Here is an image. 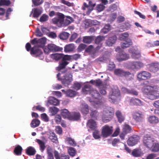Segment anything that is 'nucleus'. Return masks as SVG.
Segmentation results:
<instances>
[{
	"label": "nucleus",
	"instance_id": "nucleus-37",
	"mask_svg": "<svg viewBox=\"0 0 159 159\" xmlns=\"http://www.w3.org/2000/svg\"><path fill=\"white\" fill-rule=\"evenodd\" d=\"M65 141L71 146L75 147L76 145V142L71 138L67 137L65 139Z\"/></svg>",
	"mask_w": 159,
	"mask_h": 159
},
{
	"label": "nucleus",
	"instance_id": "nucleus-24",
	"mask_svg": "<svg viewBox=\"0 0 159 159\" xmlns=\"http://www.w3.org/2000/svg\"><path fill=\"white\" fill-rule=\"evenodd\" d=\"M117 39V37L116 35L110 37L106 41L107 45L109 46H111L114 44Z\"/></svg>",
	"mask_w": 159,
	"mask_h": 159
},
{
	"label": "nucleus",
	"instance_id": "nucleus-17",
	"mask_svg": "<svg viewBox=\"0 0 159 159\" xmlns=\"http://www.w3.org/2000/svg\"><path fill=\"white\" fill-rule=\"evenodd\" d=\"M159 69V63L154 62L149 65V70L150 71L156 72Z\"/></svg>",
	"mask_w": 159,
	"mask_h": 159
},
{
	"label": "nucleus",
	"instance_id": "nucleus-22",
	"mask_svg": "<svg viewBox=\"0 0 159 159\" xmlns=\"http://www.w3.org/2000/svg\"><path fill=\"white\" fill-rule=\"evenodd\" d=\"M129 57V54L125 53H120L119 54L117 58V60L119 62L128 59Z\"/></svg>",
	"mask_w": 159,
	"mask_h": 159
},
{
	"label": "nucleus",
	"instance_id": "nucleus-55",
	"mask_svg": "<svg viewBox=\"0 0 159 159\" xmlns=\"http://www.w3.org/2000/svg\"><path fill=\"white\" fill-rule=\"evenodd\" d=\"M93 133V136L95 139H98L100 138L99 131L95 130Z\"/></svg>",
	"mask_w": 159,
	"mask_h": 159
},
{
	"label": "nucleus",
	"instance_id": "nucleus-47",
	"mask_svg": "<svg viewBox=\"0 0 159 159\" xmlns=\"http://www.w3.org/2000/svg\"><path fill=\"white\" fill-rule=\"evenodd\" d=\"M59 109L57 107H51L49 108V111L52 116L55 115L59 111Z\"/></svg>",
	"mask_w": 159,
	"mask_h": 159
},
{
	"label": "nucleus",
	"instance_id": "nucleus-26",
	"mask_svg": "<svg viewBox=\"0 0 159 159\" xmlns=\"http://www.w3.org/2000/svg\"><path fill=\"white\" fill-rule=\"evenodd\" d=\"M81 111L84 115H86L89 112V108L88 105L86 104H82L81 106Z\"/></svg>",
	"mask_w": 159,
	"mask_h": 159
},
{
	"label": "nucleus",
	"instance_id": "nucleus-53",
	"mask_svg": "<svg viewBox=\"0 0 159 159\" xmlns=\"http://www.w3.org/2000/svg\"><path fill=\"white\" fill-rule=\"evenodd\" d=\"M68 152L70 156L73 157L75 156L76 153V151L75 148L70 147L68 149Z\"/></svg>",
	"mask_w": 159,
	"mask_h": 159
},
{
	"label": "nucleus",
	"instance_id": "nucleus-42",
	"mask_svg": "<svg viewBox=\"0 0 159 159\" xmlns=\"http://www.w3.org/2000/svg\"><path fill=\"white\" fill-rule=\"evenodd\" d=\"M33 10V17L34 18L39 17L42 12L41 10L38 8H34Z\"/></svg>",
	"mask_w": 159,
	"mask_h": 159
},
{
	"label": "nucleus",
	"instance_id": "nucleus-15",
	"mask_svg": "<svg viewBox=\"0 0 159 159\" xmlns=\"http://www.w3.org/2000/svg\"><path fill=\"white\" fill-rule=\"evenodd\" d=\"M48 139L53 143H57L58 142L57 136L53 132L50 131L47 134Z\"/></svg>",
	"mask_w": 159,
	"mask_h": 159
},
{
	"label": "nucleus",
	"instance_id": "nucleus-11",
	"mask_svg": "<svg viewBox=\"0 0 159 159\" xmlns=\"http://www.w3.org/2000/svg\"><path fill=\"white\" fill-rule=\"evenodd\" d=\"M139 139L140 138L138 135H133L129 138L127 143L129 146H133L137 143Z\"/></svg>",
	"mask_w": 159,
	"mask_h": 159
},
{
	"label": "nucleus",
	"instance_id": "nucleus-35",
	"mask_svg": "<svg viewBox=\"0 0 159 159\" xmlns=\"http://www.w3.org/2000/svg\"><path fill=\"white\" fill-rule=\"evenodd\" d=\"M142 154L140 149L135 148L133 150L132 152V155L135 157H140Z\"/></svg>",
	"mask_w": 159,
	"mask_h": 159
},
{
	"label": "nucleus",
	"instance_id": "nucleus-64",
	"mask_svg": "<svg viewBox=\"0 0 159 159\" xmlns=\"http://www.w3.org/2000/svg\"><path fill=\"white\" fill-rule=\"evenodd\" d=\"M105 6L101 4H98L96 7V10L98 12H100L103 11L105 8Z\"/></svg>",
	"mask_w": 159,
	"mask_h": 159
},
{
	"label": "nucleus",
	"instance_id": "nucleus-57",
	"mask_svg": "<svg viewBox=\"0 0 159 159\" xmlns=\"http://www.w3.org/2000/svg\"><path fill=\"white\" fill-rule=\"evenodd\" d=\"M92 20L89 19H86L85 20V26L86 28H87L89 27L92 26Z\"/></svg>",
	"mask_w": 159,
	"mask_h": 159
},
{
	"label": "nucleus",
	"instance_id": "nucleus-60",
	"mask_svg": "<svg viewBox=\"0 0 159 159\" xmlns=\"http://www.w3.org/2000/svg\"><path fill=\"white\" fill-rule=\"evenodd\" d=\"M86 45L83 43L80 44L77 48V50L78 52H81L84 50L86 48Z\"/></svg>",
	"mask_w": 159,
	"mask_h": 159
},
{
	"label": "nucleus",
	"instance_id": "nucleus-59",
	"mask_svg": "<svg viewBox=\"0 0 159 159\" xmlns=\"http://www.w3.org/2000/svg\"><path fill=\"white\" fill-rule=\"evenodd\" d=\"M94 49L93 46L92 45H90L85 49V51L87 52L92 53L93 54Z\"/></svg>",
	"mask_w": 159,
	"mask_h": 159
},
{
	"label": "nucleus",
	"instance_id": "nucleus-41",
	"mask_svg": "<svg viewBox=\"0 0 159 159\" xmlns=\"http://www.w3.org/2000/svg\"><path fill=\"white\" fill-rule=\"evenodd\" d=\"M148 121L150 123L153 124L157 123L159 122L158 118L155 116H151L149 117Z\"/></svg>",
	"mask_w": 159,
	"mask_h": 159
},
{
	"label": "nucleus",
	"instance_id": "nucleus-32",
	"mask_svg": "<svg viewBox=\"0 0 159 159\" xmlns=\"http://www.w3.org/2000/svg\"><path fill=\"white\" fill-rule=\"evenodd\" d=\"M93 89L89 85H85L82 89L83 92L85 94H90V92Z\"/></svg>",
	"mask_w": 159,
	"mask_h": 159
},
{
	"label": "nucleus",
	"instance_id": "nucleus-40",
	"mask_svg": "<svg viewBox=\"0 0 159 159\" xmlns=\"http://www.w3.org/2000/svg\"><path fill=\"white\" fill-rule=\"evenodd\" d=\"M92 97L95 99H98L100 95L99 92L96 90L93 89L90 92Z\"/></svg>",
	"mask_w": 159,
	"mask_h": 159
},
{
	"label": "nucleus",
	"instance_id": "nucleus-56",
	"mask_svg": "<svg viewBox=\"0 0 159 159\" xmlns=\"http://www.w3.org/2000/svg\"><path fill=\"white\" fill-rule=\"evenodd\" d=\"M48 16L46 14H43L40 17L39 21L41 22H45L47 21L48 19Z\"/></svg>",
	"mask_w": 159,
	"mask_h": 159
},
{
	"label": "nucleus",
	"instance_id": "nucleus-9",
	"mask_svg": "<svg viewBox=\"0 0 159 159\" xmlns=\"http://www.w3.org/2000/svg\"><path fill=\"white\" fill-rule=\"evenodd\" d=\"M151 76V74L148 72L143 71L138 73V79L139 81L145 80L150 79Z\"/></svg>",
	"mask_w": 159,
	"mask_h": 159
},
{
	"label": "nucleus",
	"instance_id": "nucleus-33",
	"mask_svg": "<svg viewBox=\"0 0 159 159\" xmlns=\"http://www.w3.org/2000/svg\"><path fill=\"white\" fill-rule=\"evenodd\" d=\"M116 116L118 119V120L120 123H121L125 120V117L122 115L119 111H117L116 113Z\"/></svg>",
	"mask_w": 159,
	"mask_h": 159
},
{
	"label": "nucleus",
	"instance_id": "nucleus-27",
	"mask_svg": "<svg viewBox=\"0 0 159 159\" xmlns=\"http://www.w3.org/2000/svg\"><path fill=\"white\" fill-rule=\"evenodd\" d=\"M53 149L49 146L47 148V158L46 159H54L53 155Z\"/></svg>",
	"mask_w": 159,
	"mask_h": 159
},
{
	"label": "nucleus",
	"instance_id": "nucleus-6",
	"mask_svg": "<svg viewBox=\"0 0 159 159\" xmlns=\"http://www.w3.org/2000/svg\"><path fill=\"white\" fill-rule=\"evenodd\" d=\"M61 74L59 73L57 75V79L61 81L62 83L66 86L70 84L72 80V75L70 74H66L62 78L60 77Z\"/></svg>",
	"mask_w": 159,
	"mask_h": 159
},
{
	"label": "nucleus",
	"instance_id": "nucleus-23",
	"mask_svg": "<svg viewBox=\"0 0 159 159\" xmlns=\"http://www.w3.org/2000/svg\"><path fill=\"white\" fill-rule=\"evenodd\" d=\"M80 113L78 112H73L70 114L69 120H78L80 118Z\"/></svg>",
	"mask_w": 159,
	"mask_h": 159
},
{
	"label": "nucleus",
	"instance_id": "nucleus-39",
	"mask_svg": "<svg viewBox=\"0 0 159 159\" xmlns=\"http://www.w3.org/2000/svg\"><path fill=\"white\" fill-rule=\"evenodd\" d=\"M74 49V45L73 44H69L66 45L64 47V51L66 52L73 51Z\"/></svg>",
	"mask_w": 159,
	"mask_h": 159
},
{
	"label": "nucleus",
	"instance_id": "nucleus-61",
	"mask_svg": "<svg viewBox=\"0 0 159 159\" xmlns=\"http://www.w3.org/2000/svg\"><path fill=\"white\" fill-rule=\"evenodd\" d=\"M61 3L67 5L68 7H72L74 6V3H70V2L65 0H61Z\"/></svg>",
	"mask_w": 159,
	"mask_h": 159
},
{
	"label": "nucleus",
	"instance_id": "nucleus-3",
	"mask_svg": "<svg viewBox=\"0 0 159 159\" xmlns=\"http://www.w3.org/2000/svg\"><path fill=\"white\" fill-rule=\"evenodd\" d=\"M114 115V112L112 108L107 107L104 109L102 117L103 122L104 123L109 122L112 119Z\"/></svg>",
	"mask_w": 159,
	"mask_h": 159
},
{
	"label": "nucleus",
	"instance_id": "nucleus-19",
	"mask_svg": "<svg viewBox=\"0 0 159 159\" xmlns=\"http://www.w3.org/2000/svg\"><path fill=\"white\" fill-rule=\"evenodd\" d=\"M87 125L92 130H95L97 127L96 122L92 119L88 120L87 123Z\"/></svg>",
	"mask_w": 159,
	"mask_h": 159
},
{
	"label": "nucleus",
	"instance_id": "nucleus-21",
	"mask_svg": "<svg viewBox=\"0 0 159 159\" xmlns=\"http://www.w3.org/2000/svg\"><path fill=\"white\" fill-rule=\"evenodd\" d=\"M129 103L131 105L136 106H140L142 104V102L139 99L135 98L130 99Z\"/></svg>",
	"mask_w": 159,
	"mask_h": 159
},
{
	"label": "nucleus",
	"instance_id": "nucleus-48",
	"mask_svg": "<svg viewBox=\"0 0 159 159\" xmlns=\"http://www.w3.org/2000/svg\"><path fill=\"white\" fill-rule=\"evenodd\" d=\"M124 70L120 69H116L114 70V74L117 76L122 77Z\"/></svg>",
	"mask_w": 159,
	"mask_h": 159
},
{
	"label": "nucleus",
	"instance_id": "nucleus-58",
	"mask_svg": "<svg viewBox=\"0 0 159 159\" xmlns=\"http://www.w3.org/2000/svg\"><path fill=\"white\" fill-rule=\"evenodd\" d=\"M141 54L139 52L135 51L132 55V57L134 59H138L140 57Z\"/></svg>",
	"mask_w": 159,
	"mask_h": 159
},
{
	"label": "nucleus",
	"instance_id": "nucleus-46",
	"mask_svg": "<svg viewBox=\"0 0 159 159\" xmlns=\"http://www.w3.org/2000/svg\"><path fill=\"white\" fill-rule=\"evenodd\" d=\"M111 30V25L110 24L106 25L101 30L102 33L104 34H107Z\"/></svg>",
	"mask_w": 159,
	"mask_h": 159
},
{
	"label": "nucleus",
	"instance_id": "nucleus-52",
	"mask_svg": "<svg viewBox=\"0 0 159 159\" xmlns=\"http://www.w3.org/2000/svg\"><path fill=\"white\" fill-rule=\"evenodd\" d=\"M151 148H152V152H158L159 151V144L157 143H153Z\"/></svg>",
	"mask_w": 159,
	"mask_h": 159
},
{
	"label": "nucleus",
	"instance_id": "nucleus-38",
	"mask_svg": "<svg viewBox=\"0 0 159 159\" xmlns=\"http://www.w3.org/2000/svg\"><path fill=\"white\" fill-rule=\"evenodd\" d=\"M132 130L131 127L128 124H125L124 126L122 129V132L124 133L125 134H127L130 133Z\"/></svg>",
	"mask_w": 159,
	"mask_h": 159
},
{
	"label": "nucleus",
	"instance_id": "nucleus-49",
	"mask_svg": "<svg viewBox=\"0 0 159 159\" xmlns=\"http://www.w3.org/2000/svg\"><path fill=\"white\" fill-rule=\"evenodd\" d=\"M105 37L103 36H98L95 40V43L97 44H100L101 42L104 39Z\"/></svg>",
	"mask_w": 159,
	"mask_h": 159
},
{
	"label": "nucleus",
	"instance_id": "nucleus-8",
	"mask_svg": "<svg viewBox=\"0 0 159 159\" xmlns=\"http://www.w3.org/2000/svg\"><path fill=\"white\" fill-rule=\"evenodd\" d=\"M89 1V5H87L86 2H84L83 6L82 7V9L85 10L86 8H88L87 14H89L93 10L94 7L96 6V3L94 0H87Z\"/></svg>",
	"mask_w": 159,
	"mask_h": 159
},
{
	"label": "nucleus",
	"instance_id": "nucleus-25",
	"mask_svg": "<svg viewBox=\"0 0 159 159\" xmlns=\"http://www.w3.org/2000/svg\"><path fill=\"white\" fill-rule=\"evenodd\" d=\"M48 102L51 105L55 106L58 105L59 104L58 100L52 97H50L49 98Z\"/></svg>",
	"mask_w": 159,
	"mask_h": 159
},
{
	"label": "nucleus",
	"instance_id": "nucleus-7",
	"mask_svg": "<svg viewBox=\"0 0 159 159\" xmlns=\"http://www.w3.org/2000/svg\"><path fill=\"white\" fill-rule=\"evenodd\" d=\"M154 142V139L151 135L146 134L143 138V142L144 145L147 148H150Z\"/></svg>",
	"mask_w": 159,
	"mask_h": 159
},
{
	"label": "nucleus",
	"instance_id": "nucleus-45",
	"mask_svg": "<svg viewBox=\"0 0 159 159\" xmlns=\"http://www.w3.org/2000/svg\"><path fill=\"white\" fill-rule=\"evenodd\" d=\"M70 34L66 32H63L61 33L59 35V38L62 40H66L69 37Z\"/></svg>",
	"mask_w": 159,
	"mask_h": 159
},
{
	"label": "nucleus",
	"instance_id": "nucleus-14",
	"mask_svg": "<svg viewBox=\"0 0 159 159\" xmlns=\"http://www.w3.org/2000/svg\"><path fill=\"white\" fill-rule=\"evenodd\" d=\"M30 53L33 56L37 57H40L43 52L38 47L35 46L32 48Z\"/></svg>",
	"mask_w": 159,
	"mask_h": 159
},
{
	"label": "nucleus",
	"instance_id": "nucleus-62",
	"mask_svg": "<svg viewBox=\"0 0 159 159\" xmlns=\"http://www.w3.org/2000/svg\"><path fill=\"white\" fill-rule=\"evenodd\" d=\"M61 3L67 5L68 7H72L74 6V3H70V2L65 0H61Z\"/></svg>",
	"mask_w": 159,
	"mask_h": 159
},
{
	"label": "nucleus",
	"instance_id": "nucleus-63",
	"mask_svg": "<svg viewBox=\"0 0 159 159\" xmlns=\"http://www.w3.org/2000/svg\"><path fill=\"white\" fill-rule=\"evenodd\" d=\"M73 21L72 18L69 16H66V18L65 20V23L67 25H68L72 22Z\"/></svg>",
	"mask_w": 159,
	"mask_h": 159
},
{
	"label": "nucleus",
	"instance_id": "nucleus-1",
	"mask_svg": "<svg viewBox=\"0 0 159 159\" xmlns=\"http://www.w3.org/2000/svg\"><path fill=\"white\" fill-rule=\"evenodd\" d=\"M158 90L157 86L147 85L143 88V91L148 98L154 100L159 98V96L157 95Z\"/></svg>",
	"mask_w": 159,
	"mask_h": 159
},
{
	"label": "nucleus",
	"instance_id": "nucleus-50",
	"mask_svg": "<svg viewBox=\"0 0 159 159\" xmlns=\"http://www.w3.org/2000/svg\"><path fill=\"white\" fill-rule=\"evenodd\" d=\"M99 113L96 110L92 111L90 113V116L94 119H96L99 116Z\"/></svg>",
	"mask_w": 159,
	"mask_h": 159
},
{
	"label": "nucleus",
	"instance_id": "nucleus-43",
	"mask_svg": "<svg viewBox=\"0 0 159 159\" xmlns=\"http://www.w3.org/2000/svg\"><path fill=\"white\" fill-rule=\"evenodd\" d=\"M40 124V121L39 120L34 119L32 120L30 123V125L31 127L34 128L39 126Z\"/></svg>",
	"mask_w": 159,
	"mask_h": 159
},
{
	"label": "nucleus",
	"instance_id": "nucleus-18",
	"mask_svg": "<svg viewBox=\"0 0 159 159\" xmlns=\"http://www.w3.org/2000/svg\"><path fill=\"white\" fill-rule=\"evenodd\" d=\"M62 93H64L66 96L68 97H73L75 96L77 94V92L72 90L69 89L66 91L64 89L61 90Z\"/></svg>",
	"mask_w": 159,
	"mask_h": 159
},
{
	"label": "nucleus",
	"instance_id": "nucleus-34",
	"mask_svg": "<svg viewBox=\"0 0 159 159\" xmlns=\"http://www.w3.org/2000/svg\"><path fill=\"white\" fill-rule=\"evenodd\" d=\"M70 114L68 111L66 109H64L61 110V115L64 118H67L69 119Z\"/></svg>",
	"mask_w": 159,
	"mask_h": 159
},
{
	"label": "nucleus",
	"instance_id": "nucleus-10",
	"mask_svg": "<svg viewBox=\"0 0 159 159\" xmlns=\"http://www.w3.org/2000/svg\"><path fill=\"white\" fill-rule=\"evenodd\" d=\"M120 92L118 89H112L109 95V101L111 102H114L115 100V97L120 95Z\"/></svg>",
	"mask_w": 159,
	"mask_h": 159
},
{
	"label": "nucleus",
	"instance_id": "nucleus-5",
	"mask_svg": "<svg viewBox=\"0 0 159 159\" xmlns=\"http://www.w3.org/2000/svg\"><path fill=\"white\" fill-rule=\"evenodd\" d=\"M56 16V17L52 19V22L53 24L61 27L64 23L65 19L64 15L60 12H57Z\"/></svg>",
	"mask_w": 159,
	"mask_h": 159
},
{
	"label": "nucleus",
	"instance_id": "nucleus-29",
	"mask_svg": "<svg viewBox=\"0 0 159 159\" xmlns=\"http://www.w3.org/2000/svg\"><path fill=\"white\" fill-rule=\"evenodd\" d=\"M36 142L39 145L40 150L42 152H43L45 150L46 147L45 146L46 142H44L39 139H36Z\"/></svg>",
	"mask_w": 159,
	"mask_h": 159
},
{
	"label": "nucleus",
	"instance_id": "nucleus-2",
	"mask_svg": "<svg viewBox=\"0 0 159 159\" xmlns=\"http://www.w3.org/2000/svg\"><path fill=\"white\" fill-rule=\"evenodd\" d=\"M80 57V55L77 54H75L71 56L65 55L63 57L62 61L60 63L58 66L56 68V70L60 71L64 69L69 63L67 61H70L72 59L76 60Z\"/></svg>",
	"mask_w": 159,
	"mask_h": 159
},
{
	"label": "nucleus",
	"instance_id": "nucleus-31",
	"mask_svg": "<svg viewBox=\"0 0 159 159\" xmlns=\"http://www.w3.org/2000/svg\"><path fill=\"white\" fill-rule=\"evenodd\" d=\"M94 39V36H85L83 37V42L85 43L89 44L92 43Z\"/></svg>",
	"mask_w": 159,
	"mask_h": 159
},
{
	"label": "nucleus",
	"instance_id": "nucleus-30",
	"mask_svg": "<svg viewBox=\"0 0 159 159\" xmlns=\"http://www.w3.org/2000/svg\"><path fill=\"white\" fill-rule=\"evenodd\" d=\"M65 56L62 54L55 53L52 54L51 57L56 61H58L61 59H62L61 61L59 63H60L62 61L63 57Z\"/></svg>",
	"mask_w": 159,
	"mask_h": 159
},
{
	"label": "nucleus",
	"instance_id": "nucleus-44",
	"mask_svg": "<svg viewBox=\"0 0 159 159\" xmlns=\"http://www.w3.org/2000/svg\"><path fill=\"white\" fill-rule=\"evenodd\" d=\"M46 41V39L45 37H43L38 39V47H42L45 44Z\"/></svg>",
	"mask_w": 159,
	"mask_h": 159
},
{
	"label": "nucleus",
	"instance_id": "nucleus-28",
	"mask_svg": "<svg viewBox=\"0 0 159 159\" xmlns=\"http://www.w3.org/2000/svg\"><path fill=\"white\" fill-rule=\"evenodd\" d=\"M36 152L35 149L32 146L28 147L26 150V153L29 156H33L35 154Z\"/></svg>",
	"mask_w": 159,
	"mask_h": 159
},
{
	"label": "nucleus",
	"instance_id": "nucleus-54",
	"mask_svg": "<svg viewBox=\"0 0 159 159\" xmlns=\"http://www.w3.org/2000/svg\"><path fill=\"white\" fill-rule=\"evenodd\" d=\"M11 3L9 0H0V6L5 5L8 6Z\"/></svg>",
	"mask_w": 159,
	"mask_h": 159
},
{
	"label": "nucleus",
	"instance_id": "nucleus-16",
	"mask_svg": "<svg viewBox=\"0 0 159 159\" xmlns=\"http://www.w3.org/2000/svg\"><path fill=\"white\" fill-rule=\"evenodd\" d=\"M130 67L134 69H139L143 66V63L138 61H133L129 63Z\"/></svg>",
	"mask_w": 159,
	"mask_h": 159
},
{
	"label": "nucleus",
	"instance_id": "nucleus-12",
	"mask_svg": "<svg viewBox=\"0 0 159 159\" xmlns=\"http://www.w3.org/2000/svg\"><path fill=\"white\" fill-rule=\"evenodd\" d=\"M112 127H109L107 125L103 126L102 131V134L104 137H107L110 136L112 133Z\"/></svg>",
	"mask_w": 159,
	"mask_h": 159
},
{
	"label": "nucleus",
	"instance_id": "nucleus-36",
	"mask_svg": "<svg viewBox=\"0 0 159 159\" xmlns=\"http://www.w3.org/2000/svg\"><path fill=\"white\" fill-rule=\"evenodd\" d=\"M23 149L19 145H18L15 148L14 152L17 156H19L21 154Z\"/></svg>",
	"mask_w": 159,
	"mask_h": 159
},
{
	"label": "nucleus",
	"instance_id": "nucleus-13",
	"mask_svg": "<svg viewBox=\"0 0 159 159\" xmlns=\"http://www.w3.org/2000/svg\"><path fill=\"white\" fill-rule=\"evenodd\" d=\"M133 118L137 122H141L143 121L144 116L142 112L135 111L132 113Z\"/></svg>",
	"mask_w": 159,
	"mask_h": 159
},
{
	"label": "nucleus",
	"instance_id": "nucleus-20",
	"mask_svg": "<svg viewBox=\"0 0 159 159\" xmlns=\"http://www.w3.org/2000/svg\"><path fill=\"white\" fill-rule=\"evenodd\" d=\"M133 44L132 42L131 39L127 38L125 40L122 42L120 43L121 47L124 49L129 47L131 46Z\"/></svg>",
	"mask_w": 159,
	"mask_h": 159
},
{
	"label": "nucleus",
	"instance_id": "nucleus-51",
	"mask_svg": "<svg viewBox=\"0 0 159 159\" xmlns=\"http://www.w3.org/2000/svg\"><path fill=\"white\" fill-rule=\"evenodd\" d=\"M129 36V34L128 33L125 32L120 34L119 37V39L120 40H126Z\"/></svg>",
	"mask_w": 159,
	"mask_h": 159
},
{
	"label": "nucleus",
	"instance_id": "nucleus-4",
	"mask_svg": "<svg viewBox=\"0 0 159 159\" xmlns=\"http://www.w3.org/2000/svg\"><path fill=\"white\" fill-rule=\"evenodd\" d=\"M63 48L57 46L54 44H48L44 48V51L46 54H48L51 52H57L62 51Z\"/></svg>",
	"mask_w": 159,
	"mask_h": 159
}]
</instances>
